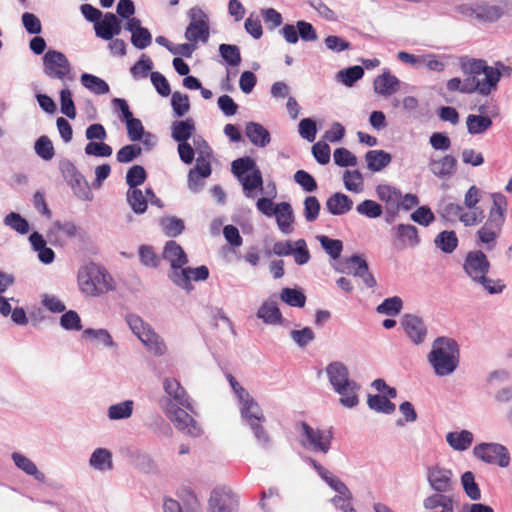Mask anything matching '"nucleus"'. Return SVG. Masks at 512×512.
<instances>
[{"mask_svg":"<svg viewBox=\"0 0 512 512\" xmlns=\"http://www.w3.org/2000/svg\"><path fill=\"white\" fill-rule=\"evenodd\" d=\"M152 68V60L145 54H142L140 59L131 67L130 72L135 79L146 78Z\"/></svg>","mask_w":512,"mask_h":512,"instance_id":"774afa93","label":"nucleus"},{"mask_svg":"<svg viewBox=\"0 0 512 512\" xmlns=\"http://www.w3.org/2000/svg\"><path fill=\"white\" fill-rule=\"evenodd\" d=\"M466 75L464 80L458 77L451 78L447 81L446 87L450 92L459 91L464 94H472L477 92L481 95V80L478 74H470L463 72Z\"/></svg>","mask_w":512,"mask_h":512,"instance_id":"412c9836","label":"nucleus"},{"mask_svg":"<svg viewBox=\"0 0 512 512\" xmlns=\"http://www.w3.org/2000/svg\"><path fill=\"white\" fill-rule=\"evenodd\" d=\"M127 201L136 214H142L147 209V197L139 188L128 189Z\"/></svg>","mask_w":512,"mask_h":512,"instance_id":"603ef678","label":"nucleus"},{"mask_svg":"<svg viewBox=\"0 0 512 512\" xmlns=\"http://www.w3.org/2000/svg\"><path fill=\"white\" fill-rule=\"evenodd\" d=\"M364 75L363 67L359 65L351 66L340 70L336 74V80L347 87H352Z\"/></svg>","mask_w":512,"mask_h":512,"instance_id":"a18cd8bd","label":"nucleus"},{"mask_svg":"<svg viewBox=\"0 0 512 512\" xmlns=\"http://www.w3.org/2000/svg\"><path fill=\"white\" fill-rule=\"evenodd\" d=\"M177 496L183 503L187 512H199L200 502L195 492L189 486H181Z\"/></svg>","mask_w":512,"mask_h":512,"instance_id":"49530a36","label":"nucleus"},{"mask_svg":"<svg viewBox=\"0 0 512 512\" xmlns=\"http://www.w3.org/2000/svg\"><path fill=\"white\" fill-rule=\"evenodd\" d=\"M29 242L34 251L38 252L39 260L44 264H50L54 261V251L47 247L46 241L39 232H33L29 236Z\"/></svg>","mask_w":512,"mask_h":512,"instance_id":"bb28decb","label":"nucleus"},{"mask_svg":"<svg viewBox=\"0 0 512 512\" xmlns=\"http://www.w3.org/2000/svg\"><path fill=\"white\" fill-rule=\"evenodd\" d=\"M365 160L370 171L378 172L391 163L392 156L384 150H370L366 153Z\"/></svg>","mask_w":512,"mask_h":512,"instance_id":"473e14b6","label":"nucleus"},{"mask_svg":"<svg viewBox=\"0 0 512 512\" xmlns=\"http://www.w3.org/2000/svg\"><path fill=\"white\" fill-rule=\"evenodd\" d=\"M68 185L71 187L74 195L81 200L91 201L93 199V193L89 186V183L83 175L74 179Z\"/></svg>","mask_w":512,"mask_h":512,"instance_id":"864d4df0","label":"nucleus"},{"mask_svg":"<svg viewBox=\"0 0 512 512\" xmlns=\"http://www.w3.org/2000/svg\"><path fill=\"white\" fill-rule=\"evenodd\" d=\"M397 239L404 245L415 247L420 243L418 230L411 224H399L393 229Z\"/></svg>","mask_w":512,"mask_h":512,"instance_id":"e433bc0d","label":"nucleus"},{"mask_svg":"<svg viewBox=\"0 0 512 512\" xmlns=\"http://www.w3.org/2000/svg\"><path fill=\"white\" fill-rule=\"evenodd\" d=\"M300 444L303 448L313 452L327 454L331 449L333 440L332 428H313L306 422L300 423Z\"/></svg>","mask_w":512,"mask_h":512,"instance_id":"6e6552de","label":"nucleus"},{"mask_svg":"<svg viewBox=\"0 0 512 512\" xmlns=\"http://www.w3.org/2000/svg\"><path fill=\"white\" fill-rule=\"evenodd\" d=\"M80 292L88 297H100L116 289V282L106 268L89 263L78 270Z\"/></svg>","mask_w":512,"mask_h":512,"instance_id":"7ed1b4c3","label":"nucleus"},{"mask_svg":"<svg viewBox=\"0 0 512 512\" xmlns=\"http://www.w3.org/2000/svg\"><path fill=\"white\" fill-rule=\"evenodd\" d=\"M427 360L436 376L445 377L453 374L460 362L458 343L449 337H437L432 343Z\"/></svg>","mask_w":512,"mask_h":512,"instance_id":"f03ea898","label":"nucleus"},{"mask_svg":"<svg viewBox=\"0 0 512 512\" xmlns=\"http://www.w3.org/2000/svg\"><path fill=\"white\" fill-rule=\"evenodd\" d=\"M367 404L371 410L384 414H392L396 408L387 397L380 395H369Z\"/></svg>","mask_w":512,"mask_h":512,"instance_id":"09e8293b","label":"nucleus"},{"mask_svg":"<svg viewBox=\"0 0 512 512\" xmlns=\"http://www.w3.org/2000/svg\"><path fill=\"white\" fill-rule=\"evenodd\" d=\"M459 64L462 72L484 75V79L481 80L482 96H488L495 91L502 76L512 74V67L506 66L501 61L495 62L494 66H489L483 59L463 56L460 58Z\"/></svg>","mask_w":512,"mask_h":512,"instance_id":"20e7f679","label":"nucleus"},{"mask_svg":"<svg viewBox=\"0 0 512 512\" xmlns=\"http://www.w3.org/2000/svg\"><path fill=\"white\" fill-rule=\"evenodd\" d=\"M171 106L175 117H183L190 109L188 95L180 92H174L171 98Z\"/></svg>","mask_w":512,"mask_h":512,"instance_id":"69168bd1","label":"nucleus"},{"mask_svg":"<svg viewBox=\"0 0 512 512\" xmlns=\"http://www.w3.org/2000/svg\"><path fill=\"white\" fill-rule=\"evenodd\" d=\"M325 372L332 389L340 396V404L346 408L356 407L360 385L350 378L347 366L343 362L333 361L326 366Z\"/></svg>","mask_w":512,"mask_h":512,"instance_id":"39448f33","label":"nucleus"},{"mask_svg":"<svg viewBox=\"0 0 512 512\" xmlns=\"http://www.w3.org/2000/svg\"><path fill=\"white\" fill-rule=\"evenodd\" d=\"M368 269V263L358 255H352L345 260V269L342 272L360 277Z\"/></svg>","mask_w":512,"mask_h":512,"instance_id":"4d7b16f0","label":"nucleus"},{"mask_svg":"<svg viewBox=\"0 0 512 512\" xmlns=\"http://www.w3.org/2000/svg\"><path fill=\"white\" fill-rule=\"evenodd\" d=\"M246 136L252 144L258 147L267 146L270 141V133L261 124L256 122H248L246 124Z\"/></svg>","mask_w":512,"mask_h":512,"instance_id":"c756f323","label":"nucleus"},{"mask_svg":"<svg viewBox=\"0 0 512 512\" xmlns=\"http://www.w3.org/2000/svg\"><path fill=\"white\" fill-rule=\"evenodd\" d=\"M467 131L471 135L484 134L492 126L489 116L469 114L466 118Z\"/></svg>","mask_w":512,"mask_h":512,"instance_id":"4c0bfd02","label":"nucleus"},{"mask_svg":"<svg viewBox=\"0 0 512 512\" xmlns=\"http://www.w3.org/2000/svg\"><path fill=\"white\" fill-rule=\"evenodd\" d=\"M60 326L67 331H80L82 329L81 318L74 310L62 312Z\"/></svg>","mask_w":512,"mask_h":512,"instance_id":"0e129e2a","label":"nucleus"},{"mask_svg":"<svg viewBox=\"0 0 512 512\" xmlns=\"http://www.w3.org/2000/svg\"><path fill=\"white\" fill-rule=\"evenodd\" d=\"M126 323L131 329L132 333L141 341L146 335H148V331H152L153 328L151 325L146 323L140 316L137 314H127L125 317Z\"/></svg>","mask_w":512,"mask_h":512,"instance_id":"c03bdc74","label":"nucleus"},{"mask_svg":"<svg viewBox=\"0 0 512 512\" xmlns=\"http://www.w3.org/2000/svg\"><path fill=\"white\" fill-rule=\"evenodd\" d=\"M219 54L223 60L231 67H236L241 63L240 48L234 44H220Z\"/></svg>","mask_w":512,"mask_h":512,"instance_id":"8fccbe9b","label":"nucleus"},{"mask_svg":"<svg viewBox=\"0 0 512 512\" xmlns=\"http://www.w3.org/2000/svg\"><path fill=\"white\" fill-rule=\"evenodd\" d=\"M463 269L473 282L487 275L490 270V262L481 250H474L467 253Z\"/></svg>","mask_w":512,"mask_h":512,"instance_id":"f3484780","label":"nucleus"},{"mask_svg":"<svg viewBox=\"0 0 512 512\" xmlns=\"http://www.w3.org/2000/svg\"><path fill=\"white\" fill-rule=\"evenodd\" d=\"M241 418L249 426L259 445L263 448L270 447L271 441L268 433L263 427L266 418L257 401L249 394L238 401Z\"/></svg>","mask_w":512,"mask_h":512,"instance_id":"0eeeda50","label":"nucleus"},{"mask_svg":"<svg viewBox=\"0 0 512 512\" xmlns=\"http://www.w3.org/2000/svg\"><path fill=\"white\" fill-rule=\"evenodd\" d=\"M276 217L277 225L281 232L289 234L292 231L291 225L294 221L292 207L287 202H281L276 205L274 214Z\"/></svg>","mask_w":512,"mask_h":512,"instance_id":"c85d7f7f","label":"nucleus"},{"mask_svg":"<svg viewBox=\"0 0 512 512\" xmlns=\"http://www.w3.org/2000/svg\"><path fill=\"white\" fill-rule=\"evenodd\" d=\"M12 459L16 467L27 475L33 476L37 481L44 482L45 475L40 472L35 463L21 453H12Z\"/></svg>","mask_w":512,"mask_h":512,"instance_id":"c9c22d12","label":"nucleus"},{"mask_svg":"<svg viewBox=\"0 0 512 512\" xmlns=\"http://www.w3.org/2000/svg\"><path fill=\"white\" fill-rule=\"evenodd\" d=\"M356 211L367 218L375 219L383 214L382 206L376 201L366 199L356 206Z\"/></svg>","mask_w":512,"mask_h":512,"instance_id":"e2e57ef3","label":"nucleus"},{"mask_svg":"<svg viewBox=\"0 0 512 512\" xmlns=\"http://www.w3.org/2000/svg\"><path fill=\"white\" fill-rule=\"evenodd\" d=\"M401 324L413 344L420 345L425 341L428 331L421 317L414 314H405L402 317Z\"/></svg>","mask_w":512,"mask_h":512,"instance_id":"a211bd4d","label":"nucleus"},{"mask_svg":"<svg viewBox=\"0 0 512 512\" xmlns=\"http://www.w3.org/2000/svg\"><path fill=\"white\" fill-rule=\"evenodd\" d=\"M89 465L100 472L113 469L112 453L106 448H96L89 459Z\"/></svg>","mask_w":512,"mask_h":512,"instance_id":"2f4dec72","label":"nucleus"},{"mask_svg":"<svg viewBox=\"0 0 512 512\" xmlns=\"http://www.w3.org/2000/svg\"><path fill=\"white\" fill-rule=\"evenodd\" d=\"M492 206L482 229L500 235L506 219L507 198L501 193L492 194Z\"/></svg>","mask_w":512,"mask_h":512,"instance_id":"4468645a","label":"nucleus"},{"mask_svg":"<svg viewBox=\"0 0 512 512\" xmlns=\"http://www.w3.org/2000/svg\"><path fill=\"white\" fill-rule=\"evenodd\" d=\"M353 207V201L346 194L336 192L326 201V208L332 215L339 216L348 213Z\"/></svg>","mask_w":512,"mask_h":512,"instance_id":"393cba45","label":"nucleus"},{"mask_svg":"<svg viewBox=\"0 0 512 512\" xmlns=\"http://www.w3.org/2000/svg\"><path fill=\"white\" fill-rule=\"evenodd\" d=\"M80 81L86 89L96 95H103L109 92V85L103 79L93 74L83 73Z\"/></svg>","mask_w":512,"mask_h":512,"instance_id":"a19ab883","label":"nucleus"},{"mask_svg":"<svg viewBox=\"0 0 512 512\" xmlns=\"http://www.w3.org/2000/svg\"><path fill=\"white\" fill-rule=\"evenodd\" d=\"M473 454L477 459L487 464L498 465L502 468H506L510 464L508 449L499 443H480L473 448Z\"/></svg>","mask_w":512,"mask_h":512,"instance_id":"9b49d317","label":"nucleus"},{"mask_svg":"<svg viewBox=\"0 0 512 512\" xmlns=\"http://www.w3.org/2000/svg\"><path fill=\"white\" fill-rule=\"evenodd\" d=\"M36 154L45 161L51 160L55 155L52 141L47 136H40L34 145Z\"/></svg>","mask_w":512,"mask_h":512,"instance_id":"680f3d73","label":"nucleus"},{"mask_svg":"<svg viewBox=\"0 0 512 512\" xmlns=\"http://www.w3.org/2000/svg\"><path fill=\"white\" fill-rule=\"evenodd\" d=\"M316 239L319 241L324 251L333 259L340 257L343 250V243L338 239H331L325 235H318Z\"/></svg>","mask_w":512,"mask_h":512,"instance_id":"3c124183","label":"nucleus"},{"mask_svg":"<svg viewBox=\"0 0 512 512\" xmlns=\"http://www.w3.org/2000/svg\"><path fill=\"white\" fill-rule=\"evenodd\" d=\"M4 224L16 232L24 235L29 232V223L19 213L11 212L4 217Z\"/></svg>","mask_w":512,"mask_h":512,"instance_id":"13d9d810","label":"nucleus"},{"mask_svg":"<svg viewBox=\"0 0 512 512\" xmlns=\"http://www.w3.org/2000/svg\"><path fill=\"white\" fill-rule=\"evenodd\" d=\"M165 413L181 432L191 437H199L202 434L201 427L187 412V409L176 406L169 400L165 405Z\"/></svg>","mask_w":512,"mask_h":512,"instance_id":"9d476101","label":"nucleus"},{"mask_svg":"<svg viewBox=\"0 0 512 512\" xmlns=\"http://www.w3.org/2000/svg\"><path fill=\"white\" fill-rule=\"evenodd\" d=\"M71 64L66 55L49 49L43 56V71L51 79L64 81L71 72Z\"/></svg>","mask_w":512,"mask_h":512,"instance_id":"f8f14e48","label":"nucleus"},{"mask_svg":"<svg viewBox=\"0 0 512 512\" xmlns=\"http://www.w3.org/2000/svg\"><path fill=\"white\" fill-rule=\"evenodd\" d=\"M134 402L125 400L109 406L107 416L110 420H125L131 417L133 413Z\"/></svg>","mask_w":512,"mask_h":512,"instance_id":"37998d69","label":"nucleus"},{"mask_svg":"<svg viewBox=\"0 0 512 512\" xmlns=\"http://www.w3.org/2000/svg\"><path fill=\"white\" fill-rule=\"evenodd\" d=\"M212 169L210 162L203 156L196 159V165L189 171L188 174V187L194 192L198 193L204 187V179L211 175Z\"/></svg>","mask_w":512,"mask_h":512,"instance_id":"6ab92c4d","label":"nucleus"},{"mask_svg":"<svg viewBox=\"0 0 512 512\" xmlns=\"http://www.w3.org/2000/svg\"><path fill=\"white\" fill-rule=\"evenodd\" d=\"M474 440L469 430L453 431L446 434V442L455 451H466Z\"/></svg>","mask_w":512,"mask_h":512,"instance_id":"cd10ccee","label":"nucleus"},{"mask_svg":"<svg viewBox=\"0 0 512 512\" xmlns=\"http://www.w3.org/2000/svg\"><path fill=\"white\" fill-rule=\"evenodd\" d=\"M458 237L453 230H444L434 239L435 246L446 254L454 252L458 246Z\"/></svg>","mask_w":512,"mask_h":512,"instance_id":"58836bf2","label":"nucleus"},{"mask_svg":"<svg viewBox=\"0 0 512 512\" xmlns=\"http://www.w3.org/2000/svg\"><path fill=\"white\" fill-rule=\"evenodd\" d=\"M97 37L109 41L121 32V22L113 13H106L101 21L94 25Z\"/></svg>","mask_w":512,"mask_h":512,"instance_id":"4be33fe9","label":"nucleus"},{"mask_svg":"<svg viewBox=\"0 0 512 512\" xmlns=\"http://www.w3.org/2000/svg\"><path fill=\"white\" fill-rule=\"evenodd\" d=\"M231 172L241 184L245 197L254 198L256 190H263L262 173L253 158L246 156L234 160Z\"/></svg>","mask_w":512,"mask_h":512,"instance_id":"423d86ee","label":"nucleus"},{"mask_svg":"<svg viewBox=\"0 0 512 512\" xmlns=\"http://www.w3.org/2000/svg\"><path fill=\"white\" fill-rule=\"evenodd\" d=\"M163 389L168 395V398L161 401L164 410L167 401L170 400L173 404H176V406H181L191 413H195L190 397L177 379L170 377L164 378Z\"/></svg>","mask_w":512,"mask_h":512,"instance_id":"dca6fc26","label":"nucleus"},{"mask_svg":"<svg viewBox=\"0 0 512 512\" xmlns=\"http://www.w3.org/2000/svg\"><path fill=\"white\" fill-rule=\"evenodd\" d=\"M402 307V299L398 296H393L384 299V301L377 306L376 311L379 314L396 316L401 312Z\"/></svg>","mask_w":512,"mask_h":512,"instance_id":"6e6d98bb","label":"nucleus"},{"mask_svg":"<svg viewBox=\"0 0 512 512\" xmlns=\"http://www.w3.org/2000/svg\"><path fill=\"white\" fill-rule=\"evenodd\" d=\"M83 337L88 339L97 340L105 347H114L115 342L113 341L112 336L110 335L109 331L103 328L100 329H93V328H87L83 331Z\"/></svg>","mask_w":512,"mask_h":512,"instance_id":"052dcab7","label":"nucleus"},{"mask_svg":"<svg viewBox=\"0 0 512 512\" xmlns=\"http://www.w3.org/2000/svg\"><path fill=\"white\" fill-rule=\"evenodd\" d=\"M376 195L380 201L385 203V207L400 206L402 193L399 189L391 185L379 184L376 187Z\"/></svg>","mask_w":512,"mask_h":512,"instance_id":"72a5a7b5","label":"nucleus"},{"mask_svg":"<svg viewBox=\"0 0 512 512\" xmlns=\"http://www.w3.org/2000/svg\"><path fill=\"white\" fill-rule=\"evenodd\" d=\"M507 10V1L500 0L496 4H482L477 7V17L485 21L498 20Z\"/></svg>","mask_w":512,"mask_h":512,"instance_id":"7c9ffc66","label":"nucleus"},{"mask_svg":"<svg viewBox=\"0 0 512 512\" xmlns=\"http://www.w3.org/2000/svg\"><path fill=\"white\" fill-rule=\"evenodd\" d=\"M399 86V79L392 75L389 70L378 75L373 82L375 93L383 97H388L396 93L399 90Z\"/></svg>","mask_w":512,"mask_h":512,"instance_id":"b1692460","label":"nucleus"},{"mask_svg":"<svg viewBox=\"0 0 512 512\" xmlns=\"http://www.w3.org/2000/svg\"><path fill=\"white\" fill-rule=\"evenodd\" d=\"M142 344L155 356H163L167 352V346L164 340L154 331H148L142 340Z\"/></svg>","mask_w":512,"mask_h":512,"instance_id":"79ce46f5","label":"nucleus"},{"mask_svg":"<svg viewBox=\"0 0 512 512\" xmlns=\"http://www.w3.org/2000/svg\"><path fill=\"white\" fill-rule=\"evenodd\" d=\"M426 479L430 488L434 491L433 494L449 495L456 485L452 470L440 465L427 467Z\"/></svg>","mask_w":512,"mask_h":512,"instance_id":"ddd939ff","label":"nucleus"},{"mask_svg":"<svg viewBox=\"0 0 512 512\" xmlns=\"http://www.w3.org/2000/svg\"><path fill=\"white\" fill-rule=\"evenodd\" d=\"M425 512H455V500L451 495L431 494L424 498Z\"/></svg>","mask_w":512,"mask_h":512,"instance_id":"5701e85b","label":"nucleus"},{"mask_svg":"<svg viewBox=\"0 0 512 512\" xmlns=\"http://www.w3.org/2000/svg\"><path fill=\"white\" fill-rule=\"evenodd\" d=\"M280 298L283 302L292 307L302 308L306 303L305 294L302 291L293 288H283Z\"/></svg>","mask_w":512,"mask_h":512,"instance_id":"5fc2aeb1","label":"nucleus"},{"mask_svg":"<svg viewBox=\"0 0 512 512\" xmlns=\"http://www.w3.org/2000/svg\"><path fill=\"white\" fill-rule=\"evenodd\" d=\"M461 483L466 495L471 500H479L481 498V491L475 481L474 474L471 471H466L461 476Z\"/></svg>","mask_w":512,"mask_h":512,"instance_id":"bf43d9fd","label":"nucleus"},{"mask_svg":"<svg viewBox=\"0 0 512 512\" xmlns=\"http://www.w3.org/2000/svg\"><path fill=\"white\" fill-rule=\"evenodd\" d=\"M257 317L269 325L281 324L282 322L281 311L274 300L264 301L257 311Z\"/></svg>","mask_w":512,"mask_h":512,"instance_id":"a878e982","label":"nucleus"},{"mask_svg":"<svg viewBox=\"0 0 512 512\" xmlns=\"http://www.w3.org/2000/svg\"><path fill=\"white\" fill-rule=\"evenodd\" d=\"M147 174L143 166L134 165L127 171L126 182L129 189L138 188L146 180Z\"/></svg>","mask_w":512,"mask_h":512,"instance_id":"338daca9","label":"nucleus"},{"mask_svg":"<svg viewBox=\"0 0 512 512\" xmlns=\"http://www.w3.org/2000/svg\"><path fill=\"white\" fill-rule=\"evenodd\" d=\"M160 225L163 232L168 237H177L185 229L183 220L175 216H166L161 218Z\"/></svg>","mask_w":512,"mask_h":512,"instance_id":"de8ad7c7","label":"nucleus"},{"mask_svg":"<svg viewBox=\"0 0 512 512\" xmlns=\"http://www.w3.org/2000/svg\"><path fill=\"white\" fill-rule=\"evenodd\" d=\"M58 231L62 232L66 237L70 239L76 237L82 238L81 228L77 226L73 221H56L48 232V238L51 243L55 242V234Z\"/></svg>","mask_w":512,"mask_h":512,"instance_id":"f704fd0d","label":"nucleus"},{"mask_svg":"<svg viewBox=\"0 0 512 512\" xmlns=\"http://www.w3.org/2000/svg\"><path fill=\"white\" fill-rule=\"evenodd\" d=\"M238 498L230 488L216 487L208 500V512H236Z\"/></svg>","mask_w":512,"mask_h":512,"instance_id":"2eb2a0df","label":"nucleus"},{"mask_svg":"<svg viewBox=\"0 0 512 512\" xmlns=\"http://www.w3.org/2000/svg\"><path fill=\"white\" fill-rule=\"evenodd\" d=\"M162 256L171 266L169 279L187 292L194 289L192 280L205 281L209 277V269L205 265L196 268L184 267L188 263V257L183 248L174 240L166 242Z\"/></svg>","mask_w":512,"mask_h":512,"instance_id":"f257e3e1","label":"nucleus"},{"mask_svg":"<svg viewBox=\"0 0 512 512\" xmlns=\"http://www.w3.org/2000/svg\"><path fill=\"white\" fill-rule=\"evenodd\" d=\"M428 167L437 178L449 179L456 173L457 159L450 154H446L439 159L432 156L429 158Z\"/></svg>","mask_w":512,"mask_h":512,"instance_id":"aec40b11","label":"nucleus"},{"mask_svg":"<svg viewBox=\"0 0 512 512\" xmlns=\"http://www.w3.org/2000/svg\"><path fill=\"white\" fill-rule=\"evenodd\" d=\"M189 24L185 30V39L197 45L207 43L210 38V23L208 15L200 7H192L188 11Z\"/></svg>","mask_w":512,"mask_h":512,"instance_id":"1a4fd4ad","label":"nucleus"},{"mask_svg":"<svg viewBox=\"0 0 512 512\" xmlns=\"http://www.w3.org/2000/svg\"><path fill=\"white\" fill-rule=\"evenodd\" d=\"M195 129L194 121L191 118L182 121H175L172 124V137L179 143L187 142Z\"/></svg>","mask_w":512,"mask_h":512,"instance_id":"ea45409f","label":"nucleus"}]
</instances>
